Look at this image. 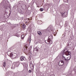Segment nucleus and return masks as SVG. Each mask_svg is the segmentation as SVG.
Wrapping results in <instances>:
<instances>
[{"label": "nucleus", "mask_w": 76, "mask_h": 76, "mask_svg": "<svg viewBox=\"0 0 76 76\" xmlns=\"http://www.w3.org/2000/svg\"><path fill=\"white\" fill-rule=\"evenodd\" d=\"M17 56V54L16 53L12 54V53H10V56L11 58H12L13 59L16 58V57Z\"/></svg>", "instance_id": "obj_1"}, {"label": "nucleus", "mask_w": 76, "mask_h": 76, "mask_svg": "<svg viewBox=\"0 0 76 76\" xmlns=\"http://www.w3.org/2000/svg\"><path fill=\"white\" fill-rule=\"evenodd\" d=\"M64 64V61H61L59 62L58 64L60 66H61L63 65Z\"/></svg>", "instance_id": "obj_2"}, {"label": "nucleus", "mask_w": 76, "mask_h": 76, "mask_svg": "<svg viewBox=\"0 0 76 76\" xmlns=\"http://www.w3.org/2000/svg\"><path fill=\"white\" fill-rule=\"evenodd\" d=\"M70 52H69V54H67V56H69V57H67V61H69V60H70Z\"/></svg>", "instance_id": "obj_3"}, {"label": "nucleus", "mask_w": 76, "mask_h": 76, "mask_svg": "<svg viewBox=\"0 0 76 76\" xmlns=\"http://www.w3.org/2000/svg\"><path fill=\"white\" fill-rule=\"evenodd\" d=\"M21 7H23V8H25V7H26V5L25 4H22V5H21Z\"/></svg>", "instance_id": "obj_4"}, {"label": "nucleus", "mask_w": 76, "mask_h": 76, "mask_svg": "<svg viewBox=\"0 0 76 76\" xmlns=\"http://www.w3.org/2000/svg\"><path fill=\"white\" fill-rule=\"evenodd\" d=\"M22 27L23 29H25V28H26V26L25 25V24H23L22 25Z\"/></svg>", "instance_id": "obj_5"}, {"label": "nucleus", "mask_w": 76, "mask_h": 76, "mask_svg": "<svg viewBox=\"0 0 76 76\" xmlns=\"http://www.w3.org/2000/svg\"><path fill=\"white\" fill-rule=\"evenodd\" d=\"M30 67H31V68H32V69H33L34 68V66H33V64H30Z\"/></svg>", "instance_id": "obj_6"}, {"label": "nucleus", "mask_w": 76, "mask_h": 76, "mask_svg": "<svg viewBox=\"0 0 76 76\" xmlns=\"http://www.w3.org/2000/svg\"><path fill=\"white\" fill-rule=\"evenodd\" d=\"M53 38V36H50L49 37V39H52Z\"/></svg>", "instance_id": "obj_7"}, {"label": "nucleus", "mask_w": 76, "mask_h": 76, "mask_svg": "<svg viewBox=\"0 0 76 76\" xmlns=\"http://www.w3.org/2000/svg\"><path fill=\"white\" fill-rule=\"evenodd\" d=\"M24 57L23 56H21L20 58V59L21 60V61H23V60H24Z\"/></svg>", "instance_id": "obj_8"}, {"label": "nucleus", "mask_w": 76, "mask_h": 76, "mask_svg": "<svg viewBox=\"0 0 76 76\" xmlns=\"http://www.w3.org/2000/svg\"><path fill=\"white\" fill-rule=\"evenodd\" d=\"M37 33L38 34V35H41V32L40 31H38Z\"/></svg>", "instance_id": "obj_9"}, {"label": "nucleus", "mask_w": 76, "mask_h": 76, "mask_svg": "<svg viewBox=\"0 0 76 76\" xmlns=\"http://www.w3.org/2000/svg\"><path fill=\"white\" fill-rule=\"evenodd\" d=\"M3 66L4 67H5L6 66V62H4V63H3Z\"/></svg>", "instance_id": "obj_10"}, {"label": "nucleus", "mask_w": 76, "mask_h": 76, "mask_svg": "<svg viewBox=\"0 0 76 76\" xmlns=\"http://www.w3.org/2000/svg\"><path fill=\"white\" fill-rule=\"evenodd\" d=\"M34 50H35V51H38V49L37 48H35L34 49Z\"/></svg>", "instance_id": "obj_11"}, {"label": "nucleus", "mask_w": 76, "mask_h": 76, "mask_svg": "<svg viewBox=\"0 0 76 76\" xmlns=\"http://www.w3.org/2000/svg\"><path fill=\"white\" fill-rule=\"evenodd\" d=\"M43 10H44V8H41L40 9V11L41 12H42Z\"/></svg>", "instance_id": "obj_12"}, {"label": "nucleus", "mask_w": 76, "mask_h": 76, "mask_svg": "<svg viewBox=\"0 0 76 76\" xmlns=\"http://www.w3.org/2000/svg\"><path fill=\"white\" fill-rule=\"evenodd\" d=\"M51 39H49L48 40H47V41H48V42H51Z\"/></svg>", "instance_id": "obj_13"}, {"label": "nucleus", "mask_w": 76, "mask_h": 76, "mask_svg": "<svg viewBox=\"0 0 76 76\" xmlns=\"http://www.w3.org/2000/svg\"><path fill=\"white\" fill-rule=\"evenodd\" d=\"M65 58L66 57L64 56H63V59H64V60H65L66 61V60H67V59H66V58Z\"/></svg>", "instance_id": "obj_14"}, {"label": "nucleus", "mask_w": 76, "mask_h": 76, "mask_svg": "<svg viewBox=\"0 0 76 76\" xmlns=\"http://www.w3.org/2000/svg\"><path fill=\"white\" fill-rule=\"evenodd\" d=\"M67 52V51H66V49L64 50V53H65Z\"/></svg>", "instance_id": "obj_15"}, {"label": "nucleus", "mask_w": 76, "mask_h": 76, "mask_svg": "<svg viewBox=\"0 0 76 76\" xmlns=\"http://www.w3.org/2000/svg\"><path fill=\"white\" fill-rule=\"evenodd\" d=\"M29 73H31V70H29L28 72Z\"/></svg>", "instance_id": "obj_16"}, {"label": "nucleus", "mask_w": 76, "mask_h": 76, "mask_svg": "<svg viewBox=\"0 0 76 76\" xmlns=\"http://www.w3.org/2000/svg\"><path fill=\"white\" fill-rule=\"evenodd\" d=\"M65 27H67V24H66V23L65 24Z\"/></svg>", "instance_id": "obj_17"}, {"label": "nucleus", "mask_w": 76, "mask_h": 76, "mask_svg": "<svg viewBox=\"0 0 76 76\" xmlns=\"http://www.w3.org/2000/svg\"><path fill=\"white\" fill-rule=\"evenodd\" d=\"M49 43H51V44H52L53 43V42L51 40L50 42H49Z\"/></svg>", "instance_id": "obj_18"}, {"label": "nucleus", "mask_w": 76, "mask_h": 76, "mask_svg": "<svg viewBox=\"0 0 76 76\" xmlns=\"http://www.w3.org/2000/svg\"><path fill=\"white\" fill-rule=\"evenodd\" d=\"M66 1H67L66 0H64V1L65 2V3H66Z\"/></svg>", "instance_id": "obj_19"}, {"label": "nucleus", "mask_w": 76, "mask_h": 76, "mask_svg": "<svg viewBox=\"0 0 76 76\" xmlns=\"http://www.w3.org/2000/svg\"><path fill=\"white\" fill-rule=\"evenodd\" d=\"M3 28V26H1V28H0L1 29H2V28Z\"/></svg>", "instance_id": "obj_20"}, {"label": "nucleus", "mask_w": 76, "mask_h": 76, "mask_svg": "<svg viewBox=\"0 0 76 76\" xmlns=\"http://www.w3.org/2000/svg\"><path fill=\"white\" fill-rule=\"evenodd\" d=\"M25 47L26 48V49H27V48H28V46H25Z\"/></svg>", "instance_id": "obj_21"}, {"label": "nucleus", "mask_w": 76, "mask_h": 76, "mask_svg": "<svg viewBox=\"0 0 76 76\" xmlns=\"http://www.w3.org/2000/svg\"><path fill=\"white\" fill-rule=\"evenodd\" d=\"M23 36H24V35H22V36H21V38H23V37L22 38V37H23Z\"/></svg>", "instance_id": "obj_22"}, {"label": "nucleus", "mask_w": 76, "mask_h": 76, "mask_svg": "<svg viewBox=\"0 0 76 76\" xmlns=\"http://www.w3.org/2000/svg\"><path fill=\"white\" fill-rule=\"evenodd\" d=\"M31 39H29V41H30V42H31Z\"/></svg>", "instance_id": "obj_23"}, {"label": "nucleus", "mask_w": 76, "mask_h": 76, "mask_svg": "<svg viewBox=\"0 0 76 76\" xmlns=\"http://www.w3.org/2000/svg\"><path fill=\"white\" fill-rule=\"evenodd\" d=\"M65 12H64V14H63H63H62V15H65Z\"/></svg>", "instance_id": "obj_24"}, {"label": "nucleus", "mask_w": 76, "mask_h": 76, "mask_svg": "<svg viewBox=\"0 0 76 76\" xmlns=\"http://www.w3.org/2000/svg\"><path fill=\"white\" fill-rule=\"evenodd\" d=\"M50 76H55V75H51Z\"/></svg>", "instance_id": "obj_25"}, {"label": "nucleus", "mask_w": 76, "mask_h": 76, "mask_svg": "<svg viewBox=\"0 0 76 76\" xmlns=\"http://www.w3.org/2000/svg\"><path fill=\"white\" fill-rule=\"evenodd\" d=\"M21 19H23V18H21Z\"/></svg>", "instance_id": "obj_26"}, {"label": "nucleus", "mask_w": 76, "mask_h": 76, "mask_svg": "<svg viewBox=\"0 0 76 76\" xmlns=\"http://www.w3.org/2000/svg\"><path fill=\"white\" fill-rule=\"evenodd\" d=\"M10 13H11V12H10Z\"/></svg>", "instance_id": "obj_27"}, {"label": "nucleus", "mask_w": 76, "mask_h": 76, "mask_svg": "<svg viewBox=\"0 0 76 76\" xmlns=\"http://www.w3.org/2000/svg\"><path fill=\"white\" fill-rule=\"evenodd\" d=\"M10 14H9V16H10Z\"/></svg>", "instance_id": "obj_28"}, {"label": "nucleus", "mask_w": 76, "mask_h": 76, "mask_svg": "<svg viewBox=\"0 0 76 76\" xmlns=\"http://www.w3.org/2000/svg\"><path fill=\"white\" fill-rule=\"evenodd\" d=\"M14 26H15V25H14Z\"/></svg>", "instance_id": "obj_29"}, {"label": "nucleus", "mask_w": 76, "mask_h": 76, "mask_svg": "<svg viewBox=\"0 0 76 76\" xmlns=\"http://www.w3.org/2000/svg\"><path fill=\"white\" fill-rule=\"evenodd\" d=\"M54 36H56V35L54 34Z\"/></svg>", "instance_id": "obj_30"}, {"label": "nucleus", "mask_w": 76, "mask_h": 76, "mask_svg": "<svg viewBox=\"0 0 76 76\" xmlns=\"http://www.w3.org/2000/svg\"><path fill=\"white\" fill-rule=\"evenodd\" d=\"M67 52H68V51L67 50Z\"/></svg>", "instance_id": "obj_31"}, {"label": "nucleus", "mask_w": 76, "mask_h": 76, "mask_svg": "<svg viewBox=\"0 0 76 76\" xmlns=\"http://www.w3.org/2000/svg\"><path fill=\"white\" fill-rule=\"evenodd\" d=\"M45 42H46V41H45Z\"/></svg>", "instance_id": "obj_32"}, {"label": "nucleus", "mask_w": 76, "mask_h": 76, "mask_svg": "<svg viewBox=\"0 0 76 76\" xmlns=\"http://www.w3.org/2000/svg\"><path fill=\"white\" fill-rule=\"evenodd\" d=\"M26 50H27V49H26Z\"/></svg>", "instance_id": "obj_33"}]
</instances>
